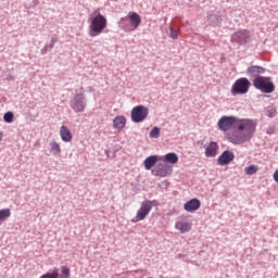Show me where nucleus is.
Wrapping results in <instances>:
<instances>
[{"mask_svg":"<svg viewBox=\"0 0 278 278\" xmlns=\"http://www.w3.org/2000/svg\"><path fill=\"white\" fill-rule=\"evenodd\" d=\"M218 130L227 132V140L232 144L249 142L256 130V123L252 119H239L233 115H224L217 122ZM236 127V130L228 132Z\"/></svg>","mask_w":278,"mask_h":278,"instance_id":"1","label":"nucleus"},{"mask_svg":"<svg viewBox=\"0 0 278 278\" xmlns=\"http://www.w3.org/2000/svg\"><path fill=\"white\" fill-rule=\"evenodd\" d=\"M89 36L97 37L103 33L104 29L108 27V18L100 13V10H94L89 15Z\"/></svg>","mask_w":278,"mask_h":278,"instance_id":"2","label":"nucleus"},{"mask_svg":"<svg viewBox=\"0 0 278 278\" xmlns=\"http://www.w3.org/2000/svg\"><path fill=\"white\" fill-rule=\"evenodd\" d=\"M253 87L263 93H273L276 89L274 83L269 81V78L265 76H256L255 79H253Z\"/></svg>","mask_w":278,"mask_h":278,"instance_id":"3","label":"nucleus"},{"mask_svg":"<svg viewBox=\"0 0 278 278\" xmlns=\"http://www.w3.org/2000/svg\"><path fill=\"white\" fill-rule=\"evenodd\" d=\"M153 208V202L150 200H146L140 204L139 210H137L135 218H132V223H139L140 220H143L149 216L150 212Z\"/></svg>","mask_w":278,"mask_h":278,"instance_id":"4","label":"nucleus"},{"mask_svg":"<svg viewBox=\"0 0 278 278\" xmlns=\"http://www.w3.org/2000/svg\"><path fill=\"white\" fill-rule=\"evenodd\" d=\"M251 87V81L248 78H240L232 84L231 93L232 96L245 94Z\"/></svg>","mask_w":278,"mask_h":278,"instance_id":"5","label":"nucleus"},{"mask_svg":"<svg viewBox=\"0 0 278 278\" xmlns=\"http://www.w3.org/2000/svg\"><path fill=\"white\" fill-rule=\"evenodd\" d=\"M149 116V109L143 105L135 106L131 110V121L132 123H142Z\"/></svg>","mask_w":278,"mask_h":278,"instance_id":"6","label":"nucleus"},{"mask_svg":"<svg viewBox=\"0 0 278 278\" xmlns=\"http://www.w3.org/2000/svg\"><path fill=\"white\" fill-rule=\"evenodd\" d=\"M129 22V25L131 26V30L138 29L140 24L142 23V20L140 15L136 12H129L128 15L125 17L119 18V22Z\"/></svg>","mask_w":278,"mask_h":278,"instance_id":"7","label":"nucleus"},{"mask_svg":"<svg viewBox=\"0 0 278 278\" xmlns=\"http://www.w3.org/2000/svg\"><path fill=\"white\" fill-rule=\"evenodd\" d=\"M71 106L76 113H81L86 108V103H84V94L76 93L75 98L71 101Z\"/></svg>","mask_w":278,"mask_h":278,"instance_id":"8","label":"nucleus"},{"mask_svg":"<svg viewBox=\"0 0 278 278\" xmlns=\"http://www.w3.org/2000/svg\"><path fill=\"white\" fill-rule=\"evenodd\" d=\"M235 160V154L230 150H226L222 152V154L217 159L218 166H227Z\"/></svg>","mask_w":278,"mask_h":278,"instance_id":"9","label":"nucleus"},{"mask_svg":"<svg viewBox=\"0 0 278 278\" xmlns=\"http://www.w3.org/2000/svg\"><path fill=\"white\" fill-rule=\"evenodd\" d=\"M170 173L172 168L167 165H160L157 167H154V169H151V174H153V176L161 178L167 177L168 175H170Z\"/></svg>","mask_w":278,"mask_h":278,"instance_id":"10","label":"nucleus"},{"mask_svg":"<svg viewBox=\"0 0 278 278\" xmlns=\"http://www.w3.org/2000/svg\"><path fill=\"white\" fill-rule=\"evenodd\" d=\"M201 206V202L199 199H190L188 202L185 203V211L188 213H194L195 211H199Z\"/></svg>","mask_w":278,"mask_h":278,"instance_id":"11","label":"nucleus"},{"mask_svg":"<svg viewBox=\"0 0 278 278\" xmlns=\"http://www.w3.org/2000/svg\"><path fill=\"white\" fill-rule=\"evenodd\" d=\"M59 136H61V140L65 143L72 142L73 135L71 129H68L67 126H61V129L59 130Z\"/></svg>","mask_w":278,"mask_h":278,"instance_id":"12","label":"nucleus"},{"mask_svg":"<svg viewBox=\"0 0 278 278\" xmlns=\"http://www.w3.org/2000/svg\"><path fill=\"white\" fill-rule=\"evenodd\" d=\"M115 130L122 131L127 126V118L124 115H117L113 121Z\"/></svg>","mask_w":278,"mask_h":278,"instance_id":"13","label":"nucleus"},{"mask_svg":"<svg viewBox=\"0 0 278 278\" xmlns=\"http://www.w3.org/2000/svg\"><path fill=\"white\" fill-rule=\"evenodd\" d=\"M249 37H250V34L248 30H239L238 33L232 35V41L242 45L245 41H248Z\"/></svg>","mask_w":278,"mask_h":278,"instance_id":"14","label":"nucleus"},{"mask_svg":"<svg viewBox=\"0 0 278 278\" xmlns=\"http://www.w3.org/2000/svg\"><path fill=\"white\" fill-rule=\"evenodd\" d=\"M191 228L192 224L185 220H179L175 224V229L178 230L179 233H188L189 231H191Z\"/></svg>","mask_w":278,"mask_h":278,"instance_id":"15","label":"nucleus"},{"mask_svg":"<svg viewBox=\"0 0 278 278\" xmlns=\"http://www.w3.org/2000/svg\"><path fill=\"white\" fill-rule=\"evenodd\" d=\"M217 150H219L217 142H210V146H207L206 150L204 151V155L206 157H216Z\"/></svg>","mask_w":278,"mask_h":278,"instance_id":"16","label":"nucleus"},{"mask_svg":"<svg viewBox=\"0 0 278 278\" xmlns=\"http://www.w3.org/2000/svg\"><path fill=\"white\" fill-rule=\"evenodd\" d=\"M265 74V68L261 67V66H252L247 68V75H249L250 77H260V75Z\"/></svg>","mask_w":278,"mask_h":278,"instance_id":"17","label":"nucleus"},{"mask_svg":"<svg viewBox=\"0 0 278 278\" xmlns=\"http://www.w3.org/2000/svg\"><path fill=\"white\" fill-rule=\"evenodd\" d=\"M161 160L167 164L175 165L178 163V155L175 152H168Z\"/></svg>","mask_w":278,"mask_h":278,"instance_id":"18","label":"nucleus"},{"mask_svg":"<svg viewBox=\"0 0 278 278\" xmlns=\"http://www.w3.org/2000/svg\"><path fill=\"white\" fill-rule=\"evenodd\" d=\"M156 163H157V156L151 155V156H148L146 161H143V166H146L147 170H151Z\"/></svg>","mask_w":278,"mask_h":278,"instance_id":"19","label":"nucleus"},{"mask_svg":"<svg viewBox=\"0 0 278 278\" xmlns=\"http://www.w3.org/2000/svg\"><path fill=\"white\" fill-rule=\"evenodd\" d=\"M61 152H62V149L58 142L55 141L50 142V153L52 155H59L61 154Z\"/></svg>","mask_w":278,"mask_h":278,"instance_id":"20","label":"nucleus"},{"mask_svg":"<svg viewBox=\"0 0 278 278\" xmlns=\"http://www.w3.org/2000/svg\"><path fill=\"white\" fill-rule=\"evenodd\" d=\"M40 278H59V269L54 268L51 273H47L45 275H41Z\"/></svg>","mask_w":278,"mask_h":278,"instance_id":"21","label":"nucleus"},{"mask_svg":"<svg viewBox=\"0 0 278 278\" xmlns=\"http://www.w3.org/2000/svg\"><path fill=\"white\" fill-rule=\"evenodd\" d=\"M244 172H245V175L252 176V175H255L256 172H258V167H256L255 165H250L245 167Z\"/></svg>","mask_w":278,"mask_h":278,"instance_id":"22","label":"nucleus"},{"mask_svg":"<svg viewBox=\"0 0 278 278\" xmlns=\"http://www.w3.org/2000/svg\"><path fill=\"white\" fill-rule=\"evenodd\" d=\"M61 270H62L61 278H71V268L62 266Z\"/></svg>","mask_w":278,"mask_h":278,"instance_id":"23","label":"nucleus"},{"mask_svg":"<svg viewBox=\"0 0 278 278\" xmlns=\"http://www.w3.org/2000/svg\"><path fill=\"white\" fill-rule=\"evenodd\" d=\"M150 138H153V139L160 138V128L159 127H154L153 129H151Z\"/></svg>","mask_w":278,"mask_h":278,"instance_id":"24","label":"nucleus"},{"mask_svg":"<svg viewBox=\"0 0 278 278\" xmlns=\"http://www.w3.org/2000/svg\"><path fill=\"white\" fill-rule=\"evenodd\" d=\"M14 121V113L12 112H7L4 114V122L5 123H12Z\"/></svg>","mask_w":278,"mask_h":278,"instance_id":"25","label":"nucleus"},{"mask_svg":"<svg viewBox=\"0 0 278 278\" xmlns=\"http://www.w3.org/2000/svg\"><path fill=\"white\" fill-rule=\"evenodd\" d=\"M169 37L173 39V40H177L178 38V31L175 30L173 27H170V35Z\"/></svg>","mask_w":278,"mask_h":278,"instance_id":"26","label":"nucleus"},{"mask_svg":"<svg viewBox=\"0 0 278 278\" xmlns=\"http://www.w3.org/2000/svg\"><path fill=\"white\" fill-rule=\"evenodd\" d=\"M274 180L278 184V169L274 172Z\"/></svg>","mask_w":278,"mask_h":278,"instance_id":"27","label":"nucleus"},{"mask_svg":"<svg viewBox=\"0 0 278 278\" xmlns=\"http://www.w3.org/2000/svg\"><path fill=\"white\" fill-rule=\"evenodd\" d=\"M55 42H58V39L55 37H52L51 38V48H53Z\"/></svg>","mask_w":278,"mask_h":278,"instance_id":"28","label":"nucleus"},{"mask_svg":"<svg viewBox=\"0 0 278 278\" xmlns=\"http://www.w3.org/2000/svg\"><path fill=\"white\" fill-rule=\"evenodd\" d=\"M148 278H153V277H148Z\"/></svg>","mask_w":278,"mask_h":278,"instance_id":"29","label":"nucleus"}]
</instances>
